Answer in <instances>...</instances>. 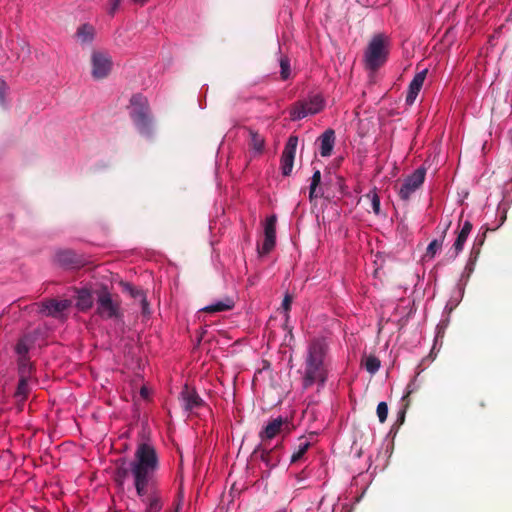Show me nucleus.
<instances>
[{
    "label": "nucleus",
    "mask_w": 512,
    "mask_h": 512,
    "mask_svg": "<svg viewBox=\"0 0 512 512\" xmlns=\"http://www.w3.org/2000/svg\"><path fill=\"white\" fill-rule=\"evenodd\" d=\"M159 459L153 446L147 443L138 445L131 464V472L137 496L145 505L144 512H160L163 499L158 489L157 471Z\"/></svg>",
    "instance_id": "1"
},
{
    "label": "nucleus",
    "mask_w": 512,
    "mask_h": 512,
    "mask_svg": "<svg viewBox=\"0 0 512 512\" xmlns=\"http://www.w3.org/2000/svg\"><path fill=\"white\" fill-rule=\"evenodd\" d=\"M328 344L325 339L314 338L309 342L302 372V388L307 390L313 385L324 387L328 377Z\"/></svg>",
    "instance_id": "2"
},
{
    "label": "nucleus",
    "mask_w": 512,
    "mask_h": 512,
    "mask_svg": "<svg viewBox=\"0 0 512 512\" xmlns=\"http://www.w3.org/2000/svg\"><path fill=\"white\" fill-rule=\"evenodd\" d=\"M390 40L384 33H377L370 39L364 51V65L367 70L377 71L385 64L389 55Z\"/></svg>",
    "instance_id": "3"
},
{
    "label": "nucleus",
    "mask_w": 512,
    "mask_h": 512,
    "mask_svg": "<svg viewBox=\"0 0 512 512\" xmlns=\"http://www.w3.org/2000/svg\"><path fill=\"white\" fill-rule=\"evenodd\" d=\"M96 301V314L102 319L123 318L124 314L121 308V299L118 294H113L107 286H101L94 290Z\"/></svg>",
    "instance_id": "4"
},
{
    "label": "nucleus",
    "mask_w": 512,
    "mask_h": 512,
    "mask_svg": "<svg viewBox=\"0 0 512 512\" xmlns=\"http://www.w3.org/2000/svg\"><path fill=\"white\" fill-rule=\"evenodd\" d=\"M130 103L132 106L130 117L138 132L150 137L153 132V122L147 99L141 94H134Z\"/></svg>",
    "instance_id": "5"
},
{
    "label": "nucleus",
    "mask_w": 512,
    "mask_h": 512,
    "mask_svg": "<svg viewBox=\"0 0 512 512\" xmlns=\"http://www.w3.org/2000/svg\"><path fill=\"white\" fill-rule=\"evenodd\" d=\"M324 107V100L320 95H314L308 100L297 102L292 111L291 118L293 120H300L308 115H314L320 112Z\"/></svg>",
    "instance_id": "6"
},
{
    "label": "nucleus",
    "mask_w": 512,
    "mask_h": 512,
    "mask_svg": "<svg viewBox=\"0 0 512 512\" xmlns=\"http://www.w3.org/2000/svg\"><path fill=\"white\" fill-rule=\"evenodd\" d=\"M426 170L424 167L417 168L409 175L401 185L398 195L401 200L408 201L411 195L424 183Z\"/></svg>",
    "instance_id": "7"
},
{
    "label": "nucleus",
    "mask_w": 512,
    "mask_h": 512,
    "mask_svg": "<svg viewBox=\"0 0 512 512\" xmlns=\"http://www.w3.org/2000/svg\"><path fill=\"white\" fill-rule=\"evenodd\" d=\"M297 145L298 137L291 135L285 144L280 160V167L283 176H289L292 172Z\"/></svg>",
    "instance_id": "8"
},
{
    "label": "nucleus",
    "mask_w": 512,
    "mask_h": 512,
    "mask_svg": "<svg viewBox=\"0 0 512 512\" xmlns=\"http://www.w3.org/2000/svg\"><path fill=\"white\" fill-rule=\"evenodd\" d=\"M92 76L95 79H103L108 76L111 71V59L104 53L94 52L91 57Z\"/></svg>",
    "instance_id": "9"
},
{
    "label": "nucleus",
    "mask_w": 512,
    "mask_h": 512,
    "mask_svg": "<svg viewBox=\"0 0 512 512\" xmlns=\"http://www.w3.org/2000/svg\"><path fill=\"white\" fill-rule=\"evenodd\" d=\"M71 300L48 299L40 303V313L45 316L60 317L64 311L71 307Z\"/></svg>",
    "instance_id": "10"
},
{
    "label": "nucleus",
    "mask_w": 512,
    "mask_h": 512,
    "mask_svg": "<svg viewBox=\"0 0 512 512\" xmlns=\"http://www.w3.org/2000/svg\"><path fill=\"white\" fill-rule=\"evenodd\" d=\"M284 426H288L287 419L277 417L268 422V424L259 432V438L262 444L274 439L283 430Z\"/></svg>",
    "instance_id": "11"
},
{
    "label": "nucleus",
    "mask_w": 512,
    "mask_h": 512,
    "mask_svg": "<svg viewBox=\"0 0 512 512\" xmlns=\"http://www.w3.org/2000/svg\"><path fill=\"white\" fill-rule=\"evenodd\" d=\"M55 261L66 268H77L83 265V260L73 250H60L55 254Z\"/></svg>",
    "instance_id": "12"
},
{
    "label": "nucleus",
    "mask_w": 512,
    "mask_h": 512,
    "mask_svg": "<svg viewBox=\"0 0 512 512\" xmlns=\"http://www.w3.org/2000/svg\"><path fill=\"white\" fill-rule=\"evenodd\" d=\"M181 398L183 407L186 411H193L194 409H198L204 405V401L198 393L195 390L190 389L188 386H185L182 390Z\"/></svg>",
    "instance_id": "13"
},
{
    "label": "nucleus",
    "mask_w": 512,
    "mask_h": 512,
    "mask_svg": "<svg viewBox=\"0 0 512 512\" xmlns=\"http://www.w3.org/2000/svg\"><path fill=\"white\" fill-rule=\"evenodd\" d=\"M426 75H427V69H424V70L418 72L414 76L412 81L410 82L407 96H406V103L408 105H412L415 102V100L423 86V83L426 79Z\"/></svg>",
    "instance_id": "14"
},
{
    "label": "nucleus",
    "mask_w": 512,
    "mask_h": 512,
    "mask_svg": "<svg viewBox=\"0 0 512 512\" xmlns=\"http://www.w3.org/2000/svg\"><path fill=\"white\" fill-rule=\"evenodd\" d=\"M472 230V223L470 221H465L461 230L459 231L457 238L452 246L453 255L452 257L455 258L464 247V244Z\"/></svg>",
    "instance_id": "15"
},
{
    "label": "nucleus",
    "mask_w": 512,
    "mask_h": 512,
    "mask_svg": "<svg viewBox=\"0 0 512 512\" xmlns=\"http://www.w3.org/2000/svg\"><path fill=\"white\" fill-rule=\"evenodd\" d=\"M320 155L328 157L331 155L335 144L334 130L328 129L320 136Z\"/></svg>",
    "instance_id": "16"
},
{
    "label": "nucleus",
    "mask_w": 512,
    "mask_h": 512,
    "mask_svg": "<svg viewBox=\"0 0 512 512\" xmlns=\"http://www.w3.org/2000/svg\"><path fill=\"white\" fill-rule=\"evenodd\" d=\"M95 299L94 291L88 289H80L77 291L76 306L81 311H86L93 306Z\"/></svg>",
    "instance_id": "17"
},
{
    "label": "nucleus",
    "mask_w": 512,
    "mask_h": 512,
    "mask_svg": "<svg viewBox=\"0 0 512 512\" xmlns=\"http://www.w3.org/2000/svg\"><path fill=\"white\" fill-rule=\"evenodd\" d=\"M233 307H234V301L231 298L226 297L223 300L217 301L211 305H208V306L202 308L201 311H203L205 313H217V312L229 311V310L233 309Z\"/></svg>",
    "instance_id": "18"
},
{
    "label": "nucleus",
    "mask_w": 512,
    "mask_h": 512,
    "mask_svg": "<svg viewBox=\"0 0 512 512\" xmlns=\"http://www.w3.org/2000/svg\"><path fill=\"white\" fill-rule=\"evenodd\" d=\"M276 448L277 446L274 449L266 450L262 448L261 445H259L254 451V453L260 452L261 460L265 462L267 466L274 467L280 461L279 456H275Z\"/></svg>",
    "instance_id": "19"
},
{
    "label": "nucleus",
    "mask_w": 512,
    "mask_h": 512,
    "mask_svg": "<svg viewBox=\"0 0 512 512\" xmlns=\"http://www.w3.org/2000/svg\"><path fill=\"white\" fill-rule=\"evenodd\" d=\"M249 133V146L256 153L260 154L264 150L265 139L261 136L257 131H254L251 128H247Z\"/></svg>",
    "instance_id": "20"
},
{
    "label": "nucleus",
    "mask_w": 512,
    "mask_h": 512,
    "mask_svg": "<svg viewBox=\"0 0 512 512\" xmlns=\"http://www.w3.org/2000/svg\"><path fill=\"white\" fill-rule=\"evenodd\" d=\"M450 222L445 225V227L443 228V231H442V236H441V239H434L433 241L430 242V244L428 245L427 249H426V256L429 257V258H433L436 253L441 249L442 247V244H443V240L445 238V235H446V232L447 230L449 229L450 227Z\"/></svg>",
    "instance_id": "21"
},
{
    "label": "nucleus",
    "mask_w": 512,
    "mask_h": 512,
    "mask_svg": "<svg viewBox=\"0 0 512 512\" xmlns=\"http://www.w3.org/2000/svg\"><path fill=\"white\" fill-rule=\"evenodd\" d=\"M310 446H311V443L308 440L304 439L303 437L300 438L297 449L292 454L290 462L297 463L300 460H302V458L304 457L305 453L308 451Z\"/></svg>",
    "instance_id": "22"
},
{
    "label": "nucleus",
    "mask_w": 512,
    "mask_h": 512,
    "mask_svg": "<svg viewBox=\"0 0 512 512\" xmlns=\"http://www.w3.org/2000/svg\"><path fill=\"white\" fill-rule=\"evenodd\" d=\"M77 37L82 43L91 42L94 37V28L88 24L81 25L77 30Z\"/></svg>",
    "instance_id": "23"
},
{
    "label": "nucleus",
    "mask_w": 512,
    "mask_h": 512,
    "mask_svg": "<svg viewBox=\"0 0 512 512\" xmlns=\"http://www.w3.org/2000/svg\"><path fill=\"white\" fill-rule=\"evenodd\" d=\"M321 182V172L320 170H315L312 178H311V184L309 189V198L310 200H313L314 198H318L321 196V193L317 191V187L319 186Z\"/></svg>",
    "instance_id": "24"
},
{
    "label": "nucleus",
    "mask_w": 512,
    "mask_h": 512,
    "mask_svg": "<svg viewBox=\"0 0 512 512\" xmlns=\"http://www.w3.org/2000/svg\"><path fill=\"white\" fill-rule=\"evenodd\" d=\"M32 364L29 362L28 357L19 358V377L30 378L32 374Z\"/></svg>",
    "instance_id": "25"
},
{
    "label": "nucleus",
    "mask_w": 512,
    "mask_h": 512,
    "mask_svg": "<svg viewBox=\"0 0 512 512\" xmlns=\"http://www.w3.org/2000/svg\"><path fill=\"white\" fill-rule=\"evenodd\" d=\"M276 223L277 217L275 214L266 218L264 225V236H270L276 238Z\"/></svg>",
    "instance_id": "26"
},
{
    "label": "nucleus",
    "mask_w": 512,
    "mask_h": 512,
    "mask_svg": "<svg viewBox=\"0 0 512 512\" xmlns=\"http://www.w3.org/2000/svg\"><path fill=\"white\" fill-rule=\"evenodd\" d=\"M276 238L270 236H264L262 246H258V253L260 256L269 254L275 247Z\"/></svg>",
    "instance_id": "27"
},
{
    "label": "nucleus",
    "mask_w": 512,
    "mask_h": 512,
    "mask_svg": "<svg viewBox=\"0 0 512 512\" xmlns=\"http://www.w3.org/2000/svg\"><path fill=\"white\" fill-rule=\"evenodd\" d=\"M28 380V378L19 377V382L15 392V396L20 398L21 400H26L29 394Z\"/></svg>",
    "instance_id": "28"
},
{
    "label": "nucleus",
    "mask_w": 512,
    "mask_h": 512,
    "mask_svg": "<svg viewBox=\"0 0 512 512\" xmlns=\"http://www.w3.org/2000/svg\"><path fill=\"white\" fill-rule=\"evenodd\" d=\"M122 292L128 293L132 298L139 299L144 295V292L128 282H121Z\"/></svg>",
    "instance_id": "29"
},
{
    "label": "nucleus",
    "mask_w": 512,
    "mask_h": 512,
    "mask_svg": "<svg viewBox=\"0 0 512 512\" xmlns=\"http://www.w3.org/2000/svg\"><path fill=\"white\" fill-rule=\"evenodd\" d=\"M364 367L369 373L375 374L380 368V360L376 356L370 355L366 357Z\"/></svg>",
    "instance_id": "30"
},
{
    "label": "nucleus",
    "mask_w": 512,
    "mask_h": 512,
    "mask_svg": "<svg viewBox=\"0 0 512 512\" xmlns=\"http://www.w3.org/2000/svg\"><path fill=\"white\" fill-rule=\"evenodd\" d=\"M280 63V75L282 80H287L290 77V60L287 56H281L279 59Z\"/></svg>",
    "instance_id": "31"
},
{
    "label": "nucleus",
    "mask_w": 512,
    "mask_h": 512,
    "mask_svg": "<svg viewBox=\"0 0 512 512\" xmlns=\"http://www.w3.org/2000/svg\"><path fill=\"white\" fill-rule=\"evenodd\" d=\"M487 230H488V228L482 234H478L476 236L474 243H473V247L471 249V255H474L475 257H477L479 255L480 248L484 244L485 239H486Z\"/></svg>",
    "instance_id": "32"
},
{
    "label": "nucleus",
    "mask_w": 512,
    "mask_h": 512,
    "mask_svg": "<svg viewBox=\"0 0 512 512\" xmlns=\"http://www.w3.org/2000/svg\"><path fill=\"white\" fill-rule=\"evenodd\" d=\"M29 344H28V339L27 338H21L17 345H16V352L17 354L19 355V358L20 357H27V354L29 352Z\"/></svg>",
    "instance_id": "33"
},
{
    "label": "nucleus",
    "mask_w": 512,
    "mask_h": 512,
    "mask_svg": "<svg viewBox=\"0 0 512 512\" xmlns=\"http://www.w3.org/2000/svg\"><path fill=\"white\" fill-rule=\"evenodd\" d=\"M134 461V459L130 462L129 464V468H126L124 466L125 463H123L121 466H119L117 468V471H116V476H117V480L122 484L124 479L128 476L129 473L132 474L131 472V464L132 462Z\"/></svg>",
    "instance_id": "34"
},
{
    "label": "nucleus",
    "mask_w": 512,
    "mask_h": 512,
    "mask_svg": "<svg viewBox=\"0 0 512 512\" xmlns=\"http://www.w3.org/2000/svg\"><path fill=\"white\" fill-rule=\"evenodd\" d=\"M377 416L381 423H384L388 416V406L386 402H380L377 406L376 410Z\"/></svg>",
    "instance_id": "35"
},
{
    "label": "nucleus",
    "mask_w": 512,
    "mask_h": 512,
    "mask_svg": "<svg viewBox=\"0 0 512 512\" xmlns=\"http://www.w3.org/2000/svg\"><path fill=\"white\" fill-rule=\"evenodd\" d=\"M367 197H371V207L373 212L376 215H380L381 208H380V198L377 195V193L373 192L372 194H368Z\"/></svg>",
    "instance_id": "36"
},
{
    "label": "nucleus",
    "mask_w": 512,
    "mask_h": 512,
    "mask_svg": "<svg viewBox=\"0 0 512 512\" xmlns=\"http://www.w3.org/2000/svg\"><path fill=\"white\" fill-rule=\"evenodd\" d=\"M415 390V383L414 382H410L408 385H407V391L405 393V395L403 396L402 398V401L404 402V407L407 408L410 404V395L414 392Z\"/></svg>",
    "instance_id": "37"
},
{
    "label": "nucleus",
    "mask_w": 512,
    "mask_h": 512,
    "mask_svg": "<svg viewBox=\"0 0 512 512\" xmlns=\"http://www.w3.org/2000/svg\"><path fill=\"white\" fill-rule=\"evenodd\" d=\"M7 90H8L7 83L3 79H0V104L1 105L5 104V95H6Z\"/></svg>",
    "instance_id": "38"
},
{
    "label": "nucleus",
    "mask_w": 512,
    "mask_h": 512,
    "mask_svg": "<svg viewBox=\"0 0 512 512\" xmlns=\"http://www.w3.org/2000/svg\"><path fill=\"white\" fill-rule=\"evenodd\" d=\"M291 303H292V296L289 294H286L283 302H282V308L285 312H288L291 309Z\"/></svg>",
    "instance_id": "39"
},
{
    "label": "nucleus",
    "mask_w": 512,
    "mask_h": 512,
    "mask_svg": "<svg viewBox=\"0 0 512 512\" xmlns=\"http://www.w3.org/2000/svg\"><path fill=\"white\" fill-rule=\"evenodd\" d=\"M139 299H140V302H141L142 313L143 314H149L150 313V311H149V303L147 301L146 295L144 294Z\"/></svg>",
    "instance_id": "40"
},
{
    "label": "nucleus",
    "mask_w": 512,
    "mask_h": 512,
    "mask_svg": "<svg viewBox=\"0 0 512 512\" xmlns=\"http://www.w3.org/2000/svg\"><path fill=\"white\" fill-rule=\"evenodd\" d=\"M110 1V4H111V7L109 9V13L111 15H113L116 10L118 9L119 5H120V0H109Z\"/></svg>",
    "instance_id": "41"
},
{
    "label": "nucleus",
    "mask_w": 512,
    "mask_h": 512,
    "mask_svg": "<svg viewBox=\"0 0 512 512\" xmlns=\"http://www.w3.org/2000/svg\"><path fill=\"white\" fill-rule=\"evenodd\" d=\"M140 394L142 397L146 398L148 395V391L145 387L141 388Z\"/></svg>",
    "instance_id": "42"
},
{
    "label": "nucleus",
    "mask_w": 512,
    "mask_h": 512,
    "mask_svg": "<svg viewBox=\"0 0 512 512\" xmlns=\"http://www.w3.org/2000/svg\"><path fill=\"white\" fill-rule=\"evenodd\" d=\"M132 1L139 5H144L147 2V0H132Z\"/></svg>",
    "instance_id": "43"
},
{
    "label": "nucleus",
    "mask_w": 512,
    "mask_h": 512,
    "mask_svg": "<svg viewBox=\"0 0 512 512\" xmlns=\"http://www.w3.org/2000/svg\"><path fill=\"white\" fill-rule=\"evenodd\" d=\"M404 414H405L404 410L400 412V420H401V422L404 421Z\"/></svg>",
    "instance_id": "44"
}]
</instances>
